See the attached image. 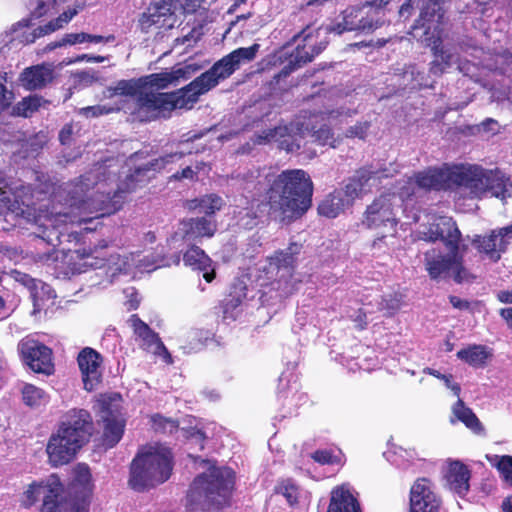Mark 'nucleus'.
I'll return each mask as SVG.
<instances>
[{"label": "nucleus", "mask_w": 512, "mask_h": 512, "mask_svg": "<svg viewBox=\"0 0 512 512\" xmlns=\"http://www.w3.org/2000/svg\"><path fill=\"white\" fill-rule=\"evenodd\" d=\"M192 151L185 147V144H181V149L173 153L167 154L160 158H157L145 165L138 166L134 172L131 173L130 169L124 171V179H120L119 182L115 179V170H106L99 166L95 172H90L80 181L77 185V190L83 192L84 189H88L90 185H95L97 193L102 194L99 201H94L92 198L82 200L79 202L74 201L70 204V212H63L62 210L48 211L39 207L38 209L30 207L28 204L24 205L23 208H18L16 215L28 222H33L38 229L37 236L43 241H46L52 247H56L61 241L62 231L60 227L62 224L84 223L91 218L85 217L84 212L90 214L98 212L104 209L107 202H116V198L120 197L121 194L130 193L136 190L138 187L144 185L151 177V172L160 171L170 163L179 161L184 155L190 154Z\"/></svg>", "instance_id": "nucleus-1"}, {"label": "nucleus", "mask_w": 512, "mask_h": 512, "mask_svg": "<svg viewBox=\"0 0 512 512\" xmlns=\"http://www.w3.org/2000/svg\"><path fill=\"white\" fill-rule=\"evenodd\" d=\"M259 49L260 45L257 43L250 47L235 49L180 90L144 96L141 99V118L156 119L173 109H191L201 95L229 78L241 65L253 61Z\"/></svg>", "instance_id": "nucleus-2"}, {"label": "nucleus", "mask_w": 512, "mask_h": 512, "mask_svg": "<svg viewBox=\"0 0 512 512\" xmlns=\"http://www.w3.org/2000/svg\"><path fill=\"white\" fill-rule=\"evenodd\" d=\"M460 235L455 222L449 217H439L429 227L423 226L417 231V239L429 242L441 239L449 249L445 255L436 249L428 250L424 254L425 268L431 279L452 278L462 283L472 278L463 266L462 256L459 254Z\"/></svg>", "instance_id": "nucleus-3"}, {"label": "nucleus", "mask_w": 512, "mask_h": 512, "mask_svg": "<svg viewBox=\"0 0 512 512\" xmlns=\"http://www.w3.org/2000/svg\"><path fill=\"white\" fill-rule=\"evenodd\" d=\"M92 433L93 421L88 411L84 409L67 411L47 441L48 463L53 467L70 463L89 441Z\"/></svg>", "instance_id": "nucleus-4"}, {"label": "nucleus", "mask_w": 512, "mask_h": 512, "mask_svg": "<svg viewBox=\"0 0 512 512\" xmlns=\"http://www.w3.org/2000/svg\"><path fill=\"white\" fill-rule=\"evenodd\" d=\"M313 185L309 175L300 169L286 170L277 175L267 192L272 209L284 218H295L305 213L311 205Z\"/></svg>", "instance_id": "nucleus-5"}, {"label": "nucleus", "mask_w": 512, "mask_h": 512, "mask_svg": "<svg viewBox=\"0 0 512 512\" xmlns=\"http://www.w3.org/2000/svg\"><path fill=\"white\" fill-rule=\"evenodd\" d=\"M199 465L204 471L195 478L188 493L189 509L212 512L227 502L234 484L233 471L209 460H201Z\"/></svg>", "instance_id": "nucleus-6"}, {"label": "nucleus", "mask_w": 512, "mask_h": 512, "mask_svg": "<svg viewBox=\"0 0 512 512\" xmlns=\"http://www.w3.org/2000/svg\"><path fill=\"white\" fill-rule=\"evenodd\" d=\"M172 468V454L168 447L147 445L131 463L129 485L137 491L153 488L169 479Z\"/></svg>", "instance_id": "nucleus-7"}, {"label": "nucleus", "mask_w": 512, "mask_h": 512, "mask_svg": "<svg viewBox=\"0 0 512 512\" xmlns=\"http://www.w3.org/2000/svg\"><path fill=\"white\" fill-rule=\"evenodd\" d=\"M453 187H459L471 197L482 198L490 194L505 199L510 196L512 181L498 169H485L479 165L452 167Z\"/></svg>", "instance_id": "nucleus-8"}, {"label": "nucleus", "mask_w": 512, "mask_h": 512, "mask_svg": "<svg viewBox=\"0 0 512 512\" xmlns=\"http://www.w3.org/2000/svg\"><path fill=\"white\" fill-rule=\"evenodd\" d=\"M343 111L325 110L311 115L306 121H298L290 126H278L273 129L264 130L256 137L257 144L278 142L281 148L293 151V144L288 141L291 133L296 129L300 134H311L314 141L320 145L336 147V139L325 121L332 123L338 116L344 115Z\"/></svg>", "instance_id": "nucleus-9"}, {"label": "nucleus", "mask_w": 512, "mask_h": 512, "mask_svg": "<svg viewBox=\"0 0 512 512\" xmlns=\"http://www.w3.org/2000/svg\"><path fill=\"white\" fill-rule=\"evenodd\" d=\"M443 18V12L439 1L429 0L421 10L419 19L412 27L411 34L413 38L419 40L422 44L431 47L435 60L431 64L433 74H441L447 68L456 63L455 55L440 49L441 30L440 24Z\"/></svg>", "instance_id": "nucleus-10"}, {"label": "nucleus", "mask_w": 512, "mask_h": 512, "mask_svg": "<svg viewBox=\"0 0 512 512\" xmlns=\"http://www.w3.org/2000/svg\"><path fill=\"white\" fill-rule=\"evenodd\" d=\"M409 196L408 191L400 190L398 194L384 193L366 207L361 223L365 228L376 231L380 235L372 243L374 248H381V243L385 242L389 235H395L399 224L398 212L401 202L403 198Z\"/></svg>", "instance_id": "nucleus-11"}, {"label": "nucleus", "mask_w": 512, "mask_h": 512, "mask_svg": "<svg viewBox=\"0 0 512 512\" xmlns=\"http://www.w3.org/2000/svg\"><path fill=\"white\" fill-rule=\"evenodd\" d=\"M72 259L79 258L85 260L82 265L75 268L78 272L84 271V267L103 268L107 266L108 272L111 276H115L118 273L133 274V269L139 272H151L159 267L167 265L163 259L156 260L150 259L149 255H143L141 253H131L130 255L121 256L119 254H111L107 260L100 258V253L94 251L91 253H85L75 251Z\"/></svg>", "instance_id": "nucleus-12"}, {"label": "nucleus", "mask_w": 512, "mask_h": 512, "mask_svg": "<svg viewBox=\"0 0 512 512\" xmlns=\"http://www.w3.org/2000/svg\"><path fill=\"white\" fill-rule=\"evenodd\" d=\"M62 488L59 477L56 474L48 476L45 480L32 482L28 485L22 496V503L30 507L43 496L42 512H63L66 505L59 504L56 500Z\"/></svg>", "instance_id": "nucleus-13"}, {"label": "nucleus", "mask_w": 512, "mask_h": 512, "mask_svg": "<svg viewBox=\"0 0 512 512\" xmlns=\"http://www.w3.org/2000/svg\"><path fill=\"white\" fill-rule=\"evenodd\" d=\"M471 243L485 258L497 262L512 244V224L486 235H475Z\"/></svg>", "instance_id": "nucleus-14"}, {"label": "nucleus", "mask_w": 512, "mask_h": 512, "mask_svg": "<svg viewBox=\"0 0 512 512\" xmlns=\"http://www.w3.org/2000/svg\"><path fill=\"white\" fill-rule=\"evenodd\" d=\"M442 500L433 483L427 478L417 479L411 486L409 512H441Z\"/></svg>", "instance_id": "nucleus-15"}, {"label": "nucleus", "mask_w": 512, "mask_h": 512, "mask_svg": "<svg viewBox=\"0 0 512 512\" xmlns=\"http://www.w3.org/2000/svg\"><path fill=\"white\" fill-rule=\"evenodd\" d=\"M200 67L196 64H185L141 77L145 92L155 93L153 89L161 90L170 86H176L181 81L188 80Z\"/></svg>", "instance_id": "nucleus-16"}, {"label": "nucleus", "mask_w": 512, "mask_h": 512, "mask_svg": "<svg viewBox=\"0 0 512 512\" xmlns=\"http://www.w3.org/2000/svg\"><path fill=\"white\" fill-rule=\"evenodd\" d=\"M18 350L26 365L37 373L50 374L53 369L51 350L32 337H25Z\"/></svg>", "instance_id": "nucleus-17"}, {"label": "nucleus", "mask_w": 512, "mask_h": 512, "mask_svg": "<svg viewBox=\"0 0 512 512\" xmlns=\"http://www.w3.org/2000/svg\"><path fill=\"white\" fill-rule=\"evenodd\" d=\"M404 185L398 190L409 192L410 195L415 193V188L423 189H449L453 187L452 183V167L442 169H429L418 173L415 177H409L403 180Z\"/></svg>", "instance_id": "nucleus-18"}, {"label": "nucleus", "mask_w": 512, "mask_h": 512, "mask_svg": "<svg viewBox=\"0 0 512 512\" xmlns=\"http://www.w3.org/2000/svg\"><path fill=\"white\" fill-rule=\"evenodd\" d=\"M393 173H396L395 168L377 171L366 168L360 169L346 184L343 193L348 199H351L353 204L356 198L371 191L372 187L382 178L392 176Z\"/></svg>", "instance_id": "nucleus-19"}, {"label": "nucleus", "mask_w": 512, "mask_h": 512, "mask_svg": "<svg viewBox=\"0 0 512 512\" xmlns=\"http://www.w3.org/2000/svg\"><path fill=\"white\" fill-rule=\"evenodd\" d=\"M129 323L134 330L140 345L146 351L161 357L167 364L172 363V357L158 335L154 333L147 324L141 321L136 315H132Z\"/></svg>", "instance_id": "nucleus-20"}, {"label": "nucleus", "mask_w": 512, "mask_h": 512, "mask_svg": "<svg viewBox=\"0 0 512 512\" xmlns=\"http://www.w3.org/2000/svg\"><path fill=\"white\" fill-rule=\"evenodd\" d=\"M77 362L82 374L84 388L87 391L94 390L102 376L101 355L96 350L86 347L80 351Z\"/></svg>", "instance_id": "nucleus-21"}, {"label": "nucleus", "mask_w": 512, "mask_h": 512, "mask_svg": "<svg viewBox=\"0 0 512 512\" xmlns=\"http://www.w3.org/2000/svg\"><path fill=\"white\" fill-rule=\"evenodd\" d=\"M443 476L451 491L461 497L468 493L471 473L465 464L458 460H447L443 469Z\"/></svg>", "instance_id": "nucleus-22"}, {"label": "nucleus", "mask_w": 512, "mask_h": 512, "mask_svg": "<svg viewBox=\"0 0 512 512\" xmlns=\"http://www.w3.org/2000/svg\"><path fill=\"white\" fill-rule=\"evenodd\" d=\"M102 420L104 422L103 443L107 448L114 447L122 438L124 432V420L117 414V408L109 409L106 406V398L101 400Z\"/></svg>", "instance_id": "nucleus-23"}, {"label": "nucleus", "mask_w": 512, "mask_h": 512, "mask_svg": "<svg viewBox=\"0 0 512 512\" xmlns=\"http://www.w3.org/2000/svg\"><path fill=\"white\" fill-rule=\"evenodd\" d=\"M107 97L112 98L114 96H125V97H133L138 96L136 100V107L132 111V114L140 121H150L151 119H144L140 116V108H141V99L148 94H152L151 92H145L143 89V84L141 78L138 79H130V80H120L115 83L114 86H111L107 89Z\"/></svg>", "instance_id": "nucleus-24"}, {"label": "nucleus", "mask_w": 512, "mask_h": 512, "mask_svg": "<svg viewBox=\"0 0 512 512\" xmlns=\"http://www.w3.org/2000/svg\"><path fill=\"white\" fill-rule=\"evenodd\" d=\"M374 28L373 22L363 17L361 9L348 8L342 13L341 21L327 27L326 31L342 34L345 31H371Z\"/></svg>", "instance_id": "nucleus-25"}, {"label": "nucleus", "mask_w": 512, "mask_h": 512, "mask_svg": "<svg viewBox=\"0 0 512 512\" xmlns=\"http://www.w3.org/2000/svg\"><path fill=\"white\" fill-rule=\"evenodd\" d=\"M53 79V67L50 64H41L26 68L20 75L21 85L27 90H36L44 87Z\"/></svg>", "instance_id": "nucleus-26"}, {"label": "nucleus", "mask_w": 512, "mask_h": 512, "mask_svg": "<svg viewBox=\"0 0 512 512\" xmlns=\"http://www.w3.org/2000/svg\"><path fill=\"white\" fill-rule=\"evenodd\" d=\"M84 7V2H74L73 5L67 7L57 17L51 19L44 25L37 27L34 31V36L42 37L63 29L80 11L84 9Z\"/></svg>", "instance_id": "nucleus-27"}, {"label": "nucleus", "mask_w": 512, "mask_h": 512, "mask_svg": "<svg viewBox=\"0 0 512 512\" xmlns=\"http://www.w3.org/2000/svg\"><path fill=\"white\" fill-rule=\"evenodd\" d=\"M327 512H360L359 504L348 486L333 489Z\"/></svg>", "instance_id": "nucleus-28"}, {"label": "nucleus", "mask_w": 512, "mask_h": 512, "mask_svg": "<svg viewBox=\"0 0 512 512\" xmlns=\"http://www.w3.org/2000/svg\"><path fill=\"white\" fill-rule=\"evenodd\" d=\"M186 266L194 270L203 272V277L207 282H211L214 277V270L211 268V259L199 247L192 246L188 249L183 257Z\"/></svg>", "instance_id": "nucleus-29"}, {"label": "nucleus", "mask_w": 512, "mask_h": 512, "mask_svg": "<svg viewBox=\"0 0 512 512\" xmlns=\"http://www.w3.org/2000/svg\"><path fill=\"white\" fill-rule=\"evenodd\" d=\"M172 13L170 7L164 1L162 3L154 2L141 18L143 27L148 28L152 25L167 26L172 28L174 22L172 21Z\"/></svg>", "instance_id": "nucleus-30"}, {"label": "nucleus", "mask_w": 512, "mask_h": 512, "mask_svg": "<svg viewBox=\"0 0 512 512\" xmlns=\"http://www.w3.org/2000/svg\"><path fill=\"white\" fill-rule=\"evenodd\" d=\"M351 205V199H348L343 191H335L320 203L318 211L325 217L335 218Z\"/></svg>", "instance_id": "nucleus-31"}, {"label": "nucleus", "mask_w": 512, "mask_h": 512, "mask_svg": "<svg viewBox=\"0 0 512 512\" xmlns=\"http://www.w3.org/2000/svg\"><path fill=\"white\" fill-rule=\"evenodd\" d=\"M303 40L305 44L302 47H297L295 53L291 55L290 64L301 66L310 62L326 47V42H320L318 45H315L312 41V36L306 33V31L303 32Z\"/></svg>", "instance_id": "nucleus-32"}, {"label": "nucleus", "mask_w": 512, "mask_h": 512, "mask_svg": "<svg viewBox=\"0 0 512 512\" xmlns=\"http://www.w3.org/2000/svg\"><path fill=\"white\" fill-rule=\"evenodd\" d=\"M183 230L187 240H195L201 237H211L216 231V224L204 217L190 219L183 223Z\"/></svg>", "instance_id": "nucleus-33"}, {"label": "nucleus", "mask_w": 512, "mask_h": 512, "mask_svg": "<svg viewBox=\"0 0 512 512\" xmlns=\"http://www.w3.org/2000/svg\"><path fill=\"white\" fill-rule=\"evenodd\" d=\"M299 251V246L296 244L291 245L285 251L275 253L274 256L269 258L268 273L274 274L284 270L287 274L290 273V268L294 264V255Z\"/></svg>", "instance_id": "nucleus-34"}, {"label": "nucleus", "mask_w": 512, "mask_h": 512, "mask_svg": "<svg viewBox=\"0 0 512 512\" xmlns=\"http://www.w3.org/2000/svg\"><path fill=\"white\" fill-rule=\"evenodd\" d=\"M491 352L483 345H470L457 352V357L474 367H481L486 364Z\"/></svg>", "instance_id": "nucleus-35"}, {"label": "nucleus", "mask_w": 512, "mask_h": 512, "mask_svg": "<svg viewBox=\"0 0 512 512\" xmlns=\"http://www.w3.org/2000/svg\"><path fill=\"white\" fill-rule=\"evenodd\" d=\"M246 286L243 282H236L232 285L228 297L224 301V315L226 318H235L233 310L240 306L246 298Z\"/></svg>", "instance_id": "nucleus-36"}, {"label": "nucleus", "mask_w": 512, "mask_h": 512, "mask_svg": "<svg viewBox=\"0 0 512 512\" xmlns=\"http://www.w3.org/2000/svg\"><path fill=\"white\" fill-rule=\"evenodd\" d=\"M21 393L24 404L31 408H39L49 402V395L43 389L32 384H25Z\"/></svg>", "instance_id": "nucleus-37"}, {"label": "nucleus", "mask_w": 512, "mask_h": 512, "mask_svg": "<svg viewBox=\"0 0 512 512\" xmlns=\"http://www.w3.org/2000/svg\"><path fill=\"white\" fill-rule=\"evenodd\" d=\"M453 415L461 422H463L467 428L471 429L474 432H479L482 430L481 424L476 417V415L472 412V410L466 407L461 399H458L457 402L452 407Z\"/></svg>", "instance_id": "nucleus-38"}, {"label": "nucleus", "mask_w": 512, "mask_h": 512, "mask_svg": "<svg viewBox=\"0 0 512 512\" xmlns=\"http://www.w3.org/2000/svg\"><path fill=\"white\" fill-rule=\"evenodd\" d=\"M67 0H27L31 17L41 18L57 11L58 7Z\"/></svg>", "instance_id": "nucleus-39"}, {"label": "nucleus", "mask_w": 512, "mask_h": 512, "mask_svg": "<svg viewBox=\"0 0 512 512\" xmlns=\"http://www.w3.org/2000/svg\"><path fill=\"white\" fill-rule=\"evenodd\" d=\"M31 296L34 302V312L40 311L47 306L46 302L52 300L55 297L52 288L41 282H33Z\"/></svg>", "instance_id": "nucleus-40"}, {"label": "nucleus", "mask_w": 512, "mask_h": 512, "mask_svg": "<svg viewBox=\"0 0 512 512\" xmlns=\"http://www.w3.org/2000/svg\"><path fill=\"white\" fill-rule=\"evenodd\" d=\"M43 103H45V101L41 97L37 95H30L18 102L13 107L12 113L13 115L27 118L32 116Z\"/></svg>", "instance_id": "nucleus-41"}, {"label": "nucleus", "mask_w": 512, "mask_h": 512, "mask_svg": "<svg viewBox=\"0 0 512 512\" xmlns=\"http://www.w3.org/2000/svg\"><path fill=\"white\" fill-rule=\"evenodd\" d=\"M73 486L84 493H91L93 490L92 476L90 469L85 464H77L73 469Z\"/></svg>", "instance_id": "nucleus-42"}, {"label": "nucleus", "mask_w": 512, "mask_h": 512, "mask_svg": "<svg viewBox=\"0 0 512 512\" xmlns=\"http://www.w3.org/2000/svg\"><path fill=\"white\" fill-rule=\"evenodd\" d=\"M88 39H89V34L85 33V32L67 33V34L63 35V37L60 40L49 43L46 46L45 50L51 51L56 48L64 47L67 45L82 44V43L88 42Z\"/></svg>", "instance_id": "nucleus-43"}, {"label": "nucleus", "mask_w": 512, "mask_h": 512, "mask_svg": "<svg viewBox=\"0 0 512 512\" xmlns=\"http://www.w3.org/2000/svg\"><path fill=\"white\" fill-rule=\"evenodd\" d=\"M197 202V206L199 207L200 212L205 214H213L220 210L223 205V200L216 195H207Z\"/></svg>", "instance_id": "nucleus-44"}, {"label": "nucleus", "mask_w": 512, "mask_h": 512, "mask_svg": "<svg viewBox=\"0 0 512 512\" xmlns=\"http://www.w3.org/2000/svg\"><path fill=\"white\" fill-rule=\"evenodd\" d=\"M496 466L501 474L505 483L512 486V456H496Z\"/></svg>", "instance_id": "nucleus-45"}, {"label": "nucleus", "mask_w": 512, "mask_h": 512, "mask_svg": "<svg viewBox=\"0 0 512 512\" xmlns=\"http://www.w3.org/2000/svg\"><path fill=\"white\" fill-rule=\"evenodd\" d=\"M152 422L155 430L162 431L164 433H173L178 428V425L174 420L160 415L153 416Z\"/></svg>", "instance_id": "nucleus-46"}, {"label": "nucleus", "mask_w": 512, "mask_h": 512, "mask_svg": "<svg viewBox=\"0 0 512 512\" xmlns=\"http://www.w3.org/2000/svg\"><path fill=\"white\" fill-rule=\"evenodd\" d=\"M206 168L207 165L205 163H197L195 167L187 166L184 169H182L181 172L175 173L172 177L176 180H194L195 178H197L198 174H200L202 171H205Z\"/></svg>", "instance_id": "nucleus-47"}, {"label": "nucleus", "mask_w": 512, "mask_h": 512, "mask_svg": "<svg viewBox=\"0 0 512 512\" xmlns=\"http://www.w3.org/2000/svg\"><path fill=\"white\" fill-rule=\"evenodd\" d=\"M279 492L287 499L290 505L295 504L298 500L299 489L290 480L283 482V484L279 487Z\"/></svg>", "instance_id": "nucleus-48"}, {"label": "nucleus", "mask_w": 512, "mask_h": 512, "mask_svg": "<svg viewBox=\"0 0 512 512\" xmlns=\"http://www.w3.org/2000/svg\"><path fill=\"white\" fill-rule=\"evenodd\" d=\"M121 107H110L106 105H95V106H88L80 109V113L83 114L86 117H96L99 115H104L111 113L116 110H120Z\"/></svg>", "instance_id": "nucleus-49"}, {"label": "nucleus", "mask_w": 512, "mask_h": 512, "mask_svg": "<svg viewBox=\"0 0 512 512\" xmlns=\"http://www.w3.org/2000/svg\"><path fill=\"white\" fill-rule=\"evenodd\" d=\"M312 458L316 462H318V463H320L322 465L334 464V463H339L340 462V457L337 456V455L332 454L328 450H318V451H315L312 454Z\"/></svg>", "instance_id": "nucleus-50"}, {"label": "nucleus", "mask_w": 512, "mask_h": 512, "mask_svg": "<svg viewBox=\"0 0 512 512\" xmlns=\"http://www.w3.org/2000/svg\"><path fill=\"white\" fill-rule=\"evenodd\" d=\"M425 371H427L429 374L443 380L446 387L449 388L454 393L455 396L459 397L461 388H460L459 384L452 382L451 376L440 374L438 371L432 370V369H426Z\"/></svg>", "instance_id": "nucleus-51"}, {"label": "nucleus", "mask_w": 512, "mask_h": 512, "mask_svg": "<svg viewBox=\"0 0 512 512\" xmlns=\"http://www.w3.org/2000/svg\"><path fill=\"white\" fill-rule=\"evenodd\" d=\"M201 37V29L193 28L187 34L183 35L181 38H176L177 44L190 46L192 43H196Z\"/></svg>", "instance_id": "nucleus-52"}, {"label": "nucleus", "mask_w": 512, "mask_h": 512, "mask_svg": "<svg viewBox=\"0 0 512 512\" xmlns=\"http://www.w3.org/2000/svg\"><path fill=\"white\" fill-rule=\"evenodd\" d=\"M368 130V123H359L355 126L351 127L347 131V137H357L359 139H364Z\"/></svg>", "instance_id": "nucleus-53"}, {"label": "nucleus", "mask_w": 512, "mask_h": 512, "mask_svg": "<svg viewBox=\"0 0 512 512\" xmlns=\"http://www.w3.org/2000/svg\"><path fill=\"white\" fill-rule=\"evenodd\" d=\"M491 98L493 101H498V102L504 101L506 99L512 103V90H510L508 93H502V92L494 90L492 92Z\"/></svg>", "instance_id": "nucleus-54"}, {"label": "nucleus", "mask_w": 512, "mask_h": 512, "mask_svg": "<svg viewBox=\"0 0 512 512\" xmlns=\"http://www.w3.org/2000/svg\"><path fill=\"white\" fill-rule=\"evenodd\" d=\"M189 438L191 441H194L196 444H199L201 449L203 448V442H204V439L206 438L203 431L195 430V431L191 432Z\"/></svg>", "instance_id": "nucleus-55"}, {"label": "nucleus", "mask_w": 512, "mask_h": 512, "mask_svg": "<svg viewBox=\"0 0 512 512\" xmlns=\"http://www.w3.org/2000/svg\"><path fill=\"white\" fill-rule=\"evenodd\" d=\"M114 40H115V37L113 35L100 36V35H91V34H89L88 42H92V43H102V42L109 43V42H113Z\"/></svg>", "instance_id": "nucleus-56"}, {"label": "nucleus", "mask_w": 512, "mask_h": 512, "mask_svg": "<svg viewBox=\"0 0 512 512\" xmlns=\"http://www.w3.org/2000/svg\"><path fill=\"white\" fill-rule=\"evenodd\" d=\"M11 93L7 91L6 87L0 83V105L5 106L10 101Z\"/></svg>", "instance_id": "nucleus-57"}, {"label": "nucleus", "mask_w": 512, "mask_h": 512, "mask_svg": "<svg viewBox=\"0 0 512 512\" xmlns=\"http://www.w3.org/2000/svg\"><path fill=\"white\" fill-rule=\"evenodd\" d=\"M450 303L452 304V306L454 308H457V309H466L468 308V303L456 296H451L450 298Z\"/></svg>", "instance_id": "nucleus-58"}, {"label": "nucleus", "mask_w": 512, "mask_h": 512, "mask_svg": "<svg viewBox=\"0 0 512 512\" xmlns=\"http://www.w3.org/2000/svg\"><path fill=\"white\" fill-rule=\"evenodd\" d=\"M71 133H72V128L71 126H65L60 134H59V138H60V141L62 144H66L68 143L69 139H70V136H71Z\"/></svg>", "instance_id": "nucleus-59"}, {"label": "nucleus", "mask_w": 512, "mask_h": 512, "mask_svg": "<svg viewBox=\"0 0 512 512\" xmlns=\"http://www.w3.org/2000/svg\"><path fill=\"white\" fill-rule=\"evenodd\" d=\"M497 298L502 303H512V290L511 291H499Z\"/></svg>", "instance_id": "nucleus-60"}, {"label": "nucleus", "mask_w": 512, "mask_h": 512, "mask_svg": "<svg viewBox=\"0 0 512 512\" xmlns=\"http://www.w3.org/2000/svg\"><path fill=\"white\" fill-rule=\"evenodd\" d=\"M500 315L505 319L507 325L512 328V308L501 309Z\"/></svg>", "instance_id": "nucleus-61"}, {"label": "nucleus", "mask_w": 512, "mask_h": 512, "mask_svg": "<svg viewBox=\"0 0 512 512\" xmlns=\"http://www.w3.org/2000/svg\"><path fill=\"white\" fill-rule=\"evenodd\" d=\"M59 504L66 505L63 512H87L86 507H70L66 502H59Z\"/></svg>", "instance_id": "nucleus-62"}, {"label": "nucleus", "mask_w": 512, "mask_h": 512, "mask_svg": "<svg viewBox=\"0 0 512 512\" xmlns=\"http://www.w3.org/2000/svg\"><path fill=\"white\" fill-rule=\"evenodd\" d=\"M472 68H474V66L470 65L468 62L464 64L459 63L457 66V69L465 75H470Z\"/></svg>", "instance_id": "nucleus-63"}, {"label": "nucleus", "mask_w": 512, "mask_h": 512, "mask_svg": "<svg viewBox=\"0 0 512 512\" xmlns=\"http://www.w3.org/2000/svg\"><path fill=\"white\" fill-rule=\"evenodd\" d=\"M504 512H512V496L507 497L502 503Z\"/></svg>", "instance_id": "nucleus-64"}]
</instances>
